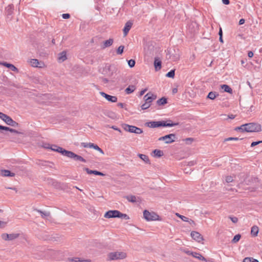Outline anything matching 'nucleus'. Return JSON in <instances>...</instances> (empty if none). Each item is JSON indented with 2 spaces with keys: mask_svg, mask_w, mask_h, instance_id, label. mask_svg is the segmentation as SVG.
<instances>
[{
  "mask_svg": "<svg viewBox=\"0 0 262 262\" xmlns=\"http://www.w3.org/2000/svg\"><path fill=\"white\" fill-rule=\"evenodd\" d=\"M62 17L63 19H68L70 17V15L69 13H64L62 14Z\"/></svg>",
  "mask_w": 262,
  "mask_h": 262,
  "instance_id": "52",
  "label": "nucleus"
},
{
  "mask_svg": "<svg viewBox=\"0 0 262 262\" xmlns=\"http://www.w3.org/2000/svg\"><path fill=\"white\" fill-rule=\"evenodd\" d=\"M50 149H51L53 151H57L58 152L60 153L61 155L66 156V152H67L68 150L63 149V148L58 146L56 145H50Z\"/></svg>",
  "mask_w": 262,
  "mask_h": 262,
  "instance_id": "11",
  "label": "nucleus"
},
{
  "mask_svg": "<svg viewBox=\"0 0 262 262\" xmlns=\"http://www.w3.org/2000/svg\"><path fill=\"white\" fill-rule=\"evenodd\" d=\"M126 198L129 202L132 203H135L137 202V198L135 195L127 196Z\"/></svg>",
  "mask_w": 262,
  "mask_h": 262,
  "instance_id": "34",
  "label": "nucleus"
},
{
  "mask_svg": "<svg viewBox=\"0 0 262 262\" xmlns=\"http://www.w3.org/2000/svg\"><path fill=\"white\" fill-rule=\"evenodd\" d=\"M34 210L40 213L41 216L43 219H46L50 215V212L49 211H42L38 209H34Z\"/></svg>",
  "mask_w": 262,
  "mask_h": 262,
  "instance_id": "18",
  "label": "nucleus"
},
{
  "mask_svg": "<svg viewBox=\"0 0 262 262\" xmlns=\"http://www.w3.org/2000/svg\"><path fill=\"white\" fill-rule=\"evenodd\" d=\"M184 252L185 253H186V254H187L188 255H192V254H193V252H191L190 251H188V250H184Z\"/></svg>",
  "mask_w": 262,
  "mask_h": 262,
  "instance_id": "60",
  "label": "nucleus"
},
{
  "mask_svg": "<svg viewBox=\"0 0 262 262\" xmlns=\"http://www.w3.org/2000/svg\"><path fill=\"white\" fill-rule=\"evenodd\" d=\"M221 88L224 90V92L231 94L232 93V89L228 85L223 84L221 85Z\"/></svg>",
  "mask_w": 262,
  "mask_h": 262,
  "instance_id": "27",
  "label": "nucleus"
},
{
  "mask_svg": "<svg viewBox=\"0 0 262 262\" xmlns=\"http://www.w3.org/2000/svg\"><path fill=\"white\" fill-rule=\"evenodd\" d=\"M136 90V87L135 85H129L128 87H127L125 90V92L127 94H130L132 93L134 91Z\"/></svg>",
  "mask_w": 262,
  "mask_h": 262,
  "instance_id": "29",
  "label": "nucleus"
},
{
  "mask_svg": "<svg viewBox=\"0 0 262 262\" xmlns=\"http://www.w3.org/2000/svg\"><path fill=\"white\" fill-rule=\"evenodd\" d=\"M153 153L154 154V155L155 157H157L158 158H160L163 155V151L161 150L160 149H155L153 151Z\"/></svg>",
  "mask_w": 262,
  "mask_h": 262,
  "instance_id": "33",
  "label": "nucleus"
},
{
  "mask_svg": "<svg viewBox=\"0 0 262 262\" xmlns=\"http://www.w3.org/2000/svg\"><path fill=\"white\" fill-rule=\"evenodd\" d=\"M94 144V143H85V142H82L81 143V146H82L83 147H90L92 148V146L91 145Z\"/></svg>",
  "mask_w": 262,
  "mask_h": 262,
  "instance_id": "46",
  "label": "nucleus"
},
{
  "mask_svg": "<svg viewBox=\"0 0 262 262\" xmlns=\"http://www.w3.org/2000/svg\"><path fill=\"white\" fill-rule=\"evenodd\" d=\"M147 126L150 128H156L163 127V126H166L167 124H165L163 121H150L146 123Z\"/></svg>",
  "mask_w": 262,
  "mask_h": 262,
  "instance_id": "8",
  "label": "nucleus"
},
{
  "mask_svg": "<svg viewBox=\"0 0 262 262\" xmlns=\"http://www.w3.org/2000/svg\"><path fill=\"white\" fill-rule=\"evenodd\" d=\"M0 129L5 130H7V131H10V128L0 125Z\"/></svg>",
  "mask_w": 262,
  "mask_h": 262,
  "instance_id": "50",
  "label": "nucleus"
},
{
  "mask_svg": "<svg viewBox=\"0 0 262 262\" xmlns=\"http://www.w3.org/2000/svg\"><path fill=\"white\" fill-rule=\"evenodd\" d=\"M124 47L123 46H120L117 50V54L121 55L123 52Z\"/></svg>",
  "mask_w": 262,
  "mask_h": 262,
  "instance_id": "42",
  "label": "nucleus"
},
{
  "mask_svg": "<svg viewBox=\"0 0 262 262\" xmlns=\"http://www.w3.org/2000/svg\"><path fill=\"white\" fill-rule=\"evenodd\" d=\"M147 89H145L144 90H142L140 92V96H141L142 95H143L144 94V93L147 91Z\"/></svg>",
  "mask_w": 262,
  "mask_h": 262,
  "instance_id": "56",
  "label": "nucleus"
},
{
  "mask_svg": "<svg viewBox=\"0 0 262 262\" xmlns=\"http://www.w3.org/2000/svg\"><path fill=\"white\" fill-rule=\"evenodd\" d=\"M262 143V141L253 142L251 144V147H254V146H255L260 143Z\"/></svg>",
  "mask_w": 262,
  "mask_h": 262,
  "instance_id": "49",
  "label": "nucleus"
},
{
  "mask_svg": "<svg viewBox=\"0 0 262 262\" xmlns=\"http://www.w3.org/2000/svg\"><path fill=\"white\" fill-rule=\"evenodd\" d=\"M245 20L244 18H242L239 20L238 24L239 25H242L244 24L245 23Z\"/></svg>",
  "mask_w": 262,
  "mask_h": 262,
  "instance_id": "58",
  "label": "nucleus"
},
{
  "mask_svg": "<svg viewBox=\"0 0 262 262\" xmlns=\"http://www.w3.org/2000/svg\"><path fill=\"white\" fill-rule=\"evenodd\" d=\"M144 218L147 221L159 220V215L154 212H149L145 210L143 212Z\"/></svg>",
  "mask_w": 262,
  "mask_h": 262,
  "instance_id": "5",
  "label": "nucleus"
},
{
  "mask_svg": "<svg viewBox=\"0 0 262 262\" xmlns=\"http://www.w3.org/2000/svg\"><path fill=\"white\" fill-rule=\"evenodd\" d=\"M156 98V95L151 92L146 94L143 97L145 102L141 106L142 110H145L151 106L152 102Z\"/></svg>",
  "mask_w": 262,
  "mask_h": 262,
  "instance_id": "2",
  "label": "nucleus"
},
{
  "mask_svg": "<svg viewBox=\"0 0 262 262\" xmlns=\"http://www.w3.org/2000/svg\"><path fill=\"white\" fill-rule=\"evenodd\" d=\"M11 133H15V134H21L20 132L14 129H13V128H10V130L9 131Z\"/></svg>",
  "mask_w": 262,
  "mask_h": 262,
  "instance_id": "54",
  "label": "nucleus"
},
{
  "mask_svg": "<svg viewBox=\"0 0 262 262\" xmlns=\"http://www.w3.org/2000/svg\"><path fill=\"white\" fill-rule=\"evenodd\" d=\"M177 138L174 134H170L159 138V141H164L166 144H170L175 141Z\"/></svg>",
  "mask_w": 262,
  "mask_h": 262,
  "instance_id": "6",
  "label": "nucleus"
},
{
  "mask_svg": "<svg viewBox=\"0 0 262 262\" xmlns=\"http://www.w3.org/2000/svg\"><path fill=\"white\" fill-rule=\"evenodd\" d=\"M236 131L239 130L241 132H259L261 130V125L257 123H246L241 125L240 126L236 127L235 128Z\"/></svg>",
  "mask_w": 262,
  "mask_h": 262,
  "instance_id": "1",
  "label": "nucleus"
},
{
  "mask_svg": "<svg viewBox=\"0 0 262 262\" xmlns=\"http://www.w3.org/2000/svg\"><path fill=\"white\" fill-rule=\"evenodd\" d=\"M114 73L113 67L110 65H106L103 69V74L107 76H112Z\"/></svg>",
  "mask_w": 262,
  "mask_h": 262,
  "instance_id": "13",
  "label": "nucleus"
},
{
  "mask_svg": "<svg viewBox=\"0 0 262 262\" xmlns=\"http://www.w3.org/2000/svg\"><path fill=\"white\" fill-rule=\"evenodd\" d=\"M84 169V170H85L86 171V172L88 174H94L95 175L97 174V170H91V169H89L88 168H85Z\"/></svg>",
  "mask_w": 262,
  "mask_h": 262,
  "instance_id": "41",
  "label": "nucleus"
},
{
  "mask_svg": "<svg viewBox=\"0 0 262 262\" xmlns=\"http://www.w3.org/2000/svg\"><path fill=\"white\" fill-rule=\"evenodd\" d=\"M192 256H193L194 257H195L196 258H197V259H198L199 260H204V261H206V258L205 257H204L200 253H196V252H193Z\"/></svg>",
  "mask_w": 262,
  "mask_h": 262,
  "instance_id": "31",
  "label": "nucleus"
},
{
  "mask_svg": "<svg viewBox=\"0 0 262 262\" xmlns=\"http://www.w3.org/2000/svg\"><path fill=\"white\" fill-rule=\"evenodd\" d=\"M169 54H171V56H170V57L173 60L176 61L178 59H179V55L178 54H176L174 55H173L172 54V52L171 50H170L169 51Z\"/></svg>",
  "mask_w": 262,
  "mask_h": 262,
  "instance_id": "35",
  "label": "nucleus"
},
{
  "mask_svg": "<svg viewBox=\"0 0 262 262\" xmlns=\"http://www.w3.org/2000/svg\"><path fill=\"white\" fill-rule=\"evenodd\" d=\"M233 181V178L231 176H227L226 178L227 183L232 182Z\"/></svg>",
  "mask_w": 262,
  "mask_h": 262,
  "instance_id": "47",
  "label": "nucleus"
},
{
  "mask_svg": "<svg viewBox=\"0 0 262 262\" xmlns=\"http://www.w3.org/2000/svg\"><path fill=\"white\" fill-rule=\"evenodd\" d=\"M7 10L8 11V14H11L12 13V11L11 10V8L10 7H8Z\"/></svg>",
  "mask_w": 262,
  "mask_h": 262,
  "instance_id": "62",
  "label": "nucleus"
},
{
  "mask_svg": "<svg viewBox=\"0 0 262 262\" xmlns=\"http://www.w3.org/2000/svg\"><path fill=\"white\" fill-rule=\"evenodd\" d=\"M252 259H253L252 257H245L243 259V262H252Z\"/></svg>",
  "mask_w": 262,
  "mask_h": 262,
  "instance_id": "51",
  "label": "nucleus"
},
{
  "mask_svg": "<svg viewBox=\"0 0 262 262\" xmlns=\"http://www.w3.org/2000/svg\"><path fill=\"white\" fill-rule=\"evenodd\" d=\"M167 103V98L162 97L157 100V103L159 105H163Z\"/></svg>",
  "mask_w": 262,
  "mask_h": 262,
  "instance_id": "30",
  "label": "nucleus"
},
{
  "mask_svg": "<svg viewBox=\"0 0 262 262\" xmlns=\"http://www.w3.org/2000/svg\"><path fill=\"white\" fill-rule=\"evenodd\" d=\"M123 128L126 132L136 134H140L143 133L141 128L133 125H130L127 124H123L122 125Z\"/></svg>",
  "mask_w": 262,
  "mask_h": 262,
  "instance_id": "4",
  "label": "nucleus"
},
{
  "mask_svg": "<svg viewBox=\"0 0 262 262\" xmlns=\"http://www.w3.org/2000/svg\"><path fill=\"white\" fill-rule=\"evenodd\" d=\"M135 60L134 59H130L128 60V64L130 68H133L135 65Z\"/></svg>",
  "mask_w": 262,
  "mask_h": 262,
  "instance_id": "44",
  "label": "nucleus"
},
{
  "mask_svg": "<svg viewBox=\"0 0 262 262\" xmlns=\"http://www.w3.org/2000/svg\"><path fill=\"white\" fill-rule=\"evenodd\" d=\"M118 106L120 107L121 108H123L124 107V104L122 103H118Z\"/></svg>",
  "mask_w": 262,
  "mask_h": 262,
  "instance_id": "64",
  "label": "nucleus"
},
{
  "mask_svg": "<svg viewBox=\"0 0 262 262\" xmlns=\"http://www.w3.org/2000/svg\"><path fill=\"white\" fill-rule=\"evenodd\" d=\"M111 128H112V129H114V130H117V131H118V132H120V133L121 132V131L120 129V128H118V127H117V126H111Z\"/></svg>",
  "mask_w": 262,
  "mask_h": 262,
  "instance_id": "55",
  "label": "nucleus"
},
{
  "mask_svg": "<svg viewBox=\"0 0 262 262\" xmlns=\"http://www.w3.org/2000/svg\"><path fill=\"white\" fill-rule=\"evenodd\" d=\"M174 74L175 70H171L166 74V76L169 78H173L174 76Z\"/></svg>",
  "mask_w": 262,
  "mask_h": 262,
  "instance_id": "37",
  "label": "nucleus"
},
{
  "mask_svg": "<svg viewBox=\"0 0 262 262\" xmlns=\"http://www.w3.org/2000/svg\"><path fill=\"white\" fill-rule=\"evenodd\" d=\"M58 60L61 61H64L67 59L66 52L62 51L58 54Z\"/></svg>",
  "mask_w": 262,
  "mask_h": 262,
  "instance_id": "26",
  "label": "nucleus"
},
{
  "mask_svg": "<svg viewBox=\"0 0 262 262\" xmlns=\"http://www.w3.org/2000/svg\"><path fill=\"white\" fill-rule=\"evenodd\" d=\"M100 94L104 97L107 100L111 102H116L117 101V97L107 94L103 92H100Z\"/></svg>",
  "mask_w": 262,
  "mask_h": 262,
  "instance_id": "12",
  "label": "nucleus"
},
{
  "mask_svg": "<svg viewBox=\"0 0 262 262\" xmlns=\"http://www.w3.org/2000/svg\"><path fill=\"white\" fill-rule=\"evenodd\" d=\"M191 236L198 242H201L203 240V237L202 235L196 231H192L191 232Z\"/></svg>",
  "mask_w": 262,
  "mask_h": 262,
  "instance_id": "14",
  "label": "nucleus"
},
{
  "mask_svg": "<svg viewBox=\"0 0 262 262\" xmlns=\"http://www.w3.org/2000/svg\"><path fill=\"white\" fill-rule=\"evenodd\" d=\"M165 124H167L166 126H163V127H172L179 125L178 122L173 123L171 120H167L166 121H163Z\"/></svg>",
  "mask_w": 262,
  "mask_h": 262,
  "instance_id": "23",
  "label": "nucleus"
},
{
  "mask_svg": "<svg viewBox=\"0 0 262 262\" xmlns=\"http://www.w3.org/2000/svg\"><path fill=\"white\" fill-rule=\"evenodd\" d=\"M30 63L32 67L39 68L41 67V64H42L36 59H32L30 61Z\"/></svg>",
  "mask_w": 262,
  "mask_h": 262,
  "instance_id": "20",
  "label": "nucleus"
},
{
  "mask_svg": "<svg viewBox=\"0 0 262 262\" xmlns=\"http://www.w3.org/2000/svg\"><path fill=\"white\" fill-rule=\"evenodd\" d=\"M138 156L140 157L141 159H142L145 163L149 164L150 161L148 158V157L144 154H139Z\"/></svg>",
  "mask_w": 262,
  "mask_h": 262,
  "instance_id": "28",
  "label": "nucleus"
},
{
  "mask_svg": "<svg viewBox=\"0 0 262 262\" xmlns=\"http://www.w3.org/2000/svg\"><path fill=\"white\" fill-rule=\"evenodd\" d=\"M241 237V235L239 234L235 235L232 240V243H236L238 242Z\"/></svg>",
  "mask_w": 262,
  "mask_h": 262,
  "instance_id": "36",
  "label": "nucleus"
},
{
  "mask_svg": "<svg viewBox=\"0 0 262 262\" xmlns=\"http://www.w3.org/2000/svg\"><path fill=\"white\" fill-rule=\"evenodd\" d=\"M132 25H133V23L130 21H128L125 23V26H124L123 30L124 36H125L127 35V33H128L129 31L130 30V29L132 26Z\"/></svg>",
  "mask_w": 262,
  "mask_h": 262,
  "instance_id": "15",
  "label": "nucleus"
},
{
  "mask_svg": "<svg viewBox=\"0 0 262 262\" xmlns=\"http://www.w3.org/2000/svg\"><path fill=\"white\" fill-rule=\"evenodd\" d=\"M258 232L259 229L257 226H253L252 227L251 229V234L253 236L255 237L257 236Z\"/></svg>",
  "mask_w": 262,
  "mask_h": 262,
  "instance_id": "22",
  "label": "nucleus"
},
{
  "mask_svg": "<svg viewBox=\"0 0 262 262\" xmlns=\"http://www.w3.org/2000/svg\"><path fill=\"white\" fill-rule=\"evenodd\" d=\"M217 96H219V94H216V92H210L208 94L207 97V98L210 99L211 100H214Z\"/></svg>",
  "mask_w": 262,
  "mask_h": 262,
  "instance_id": "32",
  "label": "nucleus"
},
{
  "mask_svg": "<svg viewBox=\"0 0 262 262\" xmlns=\"http://www.w3.org/2000/svg\"><path fill=\"white\" fill-rule=\"evenodd\" d=\"M102 80L104 83H107L108 82V80L106 78H103Z\"/></svg>",
  "mask_w": 262,
  "mask_h": 262,
  "instance_id": "63",
  "label": "nucleus"
},
{
  "mask_svg": "<svg viewBox=\"0 0 262 262\" xmlns=\"http://www.w3.org/2000/svg\"><path fill=\"white\" fill-rule=\"evenodd\" d=\"M176 214L177 216L180 217L183 221H184V222H188L189 221V219L188 217H187L186 216L181 215L178 213H177Z\"/></svg>",
  "mask_w": 262,
  "mask_h": 262,
  "instance_id": "40",
  "label": "nucleus"
},
{
  "mask_svg": "<svg viewBox=\"0 0 262 262\" xmlns=\"http://www.w3.org/2000/svg\"><path fill=\"white\" fill-rule=\"evenodd\" d=\"M68 260L71 262H91L90 259H81L79 257L69 258Z\"/></svg>",
  "mask_w": 262,
  "mask_h": 262,
  "instance_id": "16",
  "label": "nucleus"
},
{
  "mask_svg": "<svg viewBox=\"0 0 262 262\" xmlns=\"http://www.w3.org/2000/svg\"><path fill=\"white\" fill-rule=\"evenodd\" d=\"M126 253L122 251H116L111 252L108 254V260H114L118 259H123L126 257Z\"/></svg>",
  "mask_w": 262,
  "mask_h": 262,
  "instance_id": "3",
  "label": "nucleus"
},
{
  "mask_svg": "<svg viewBox=\"0 0 262 262\" xmlns=\"http://www.w3.org/2000/svg\"><path fill=\"white\" fill-rule=\"evenodd\" d=\"M248 56L249 57H252L253 56V53L252 51H249L248 53Z\"/></svg>",
  "mask_w": 262,
  "mask_h": 262,
  "instance_id": "61",
  "label": "nucleus"
},
{
  "mask_svg": "<svg viewBox=\"0 0 262 262\" xmlns=\"http://www.w3.org/2000/svg\"><path fill=\"white\" fill-rule=\"evenodd\" d=\"M19 234L17 233H12L9 234L7 233H3L1 235L2 238L5 241H12L17 238Z\"/></svg>",
  "mask_w": 262,
  "mask_h": 262,
  "instance_id": "9",
  "label": "nucleus"
},
{
  "mask_svg": "<svg viewBox=\"0 0 262 262\" xmlns=\"http://www.w3.org/2000/svg\"><path fill=\"white\" fill-rule=\"evenodd\" d=\"M66 157L74 159L75 161H79L84 163L86 162V160L81 156L75 154L74 152L68 150L66 152Z\"/></svg>",
  "mask_w": 262,
  "mask_h": 262,
  "instance_id": "7",
  "label": "nucleus"
},
{
  "mask_svg": "<svg viewBox=\"0 0 262 262\" xmlns=\"http://www.w3.org/2000/svg\"><path fill=\"white\" fill-rule=\"evenodd\" d=\"M0 118L3 120L7 124H8L9 122L12 119L10 117L5 114H0Z\"/></svg>",
  "mask_w": 262,
  "mask_h": 262,
  "instance_id": "19",
  "label": "nucleus"
},
{
  "mask_svg": "<svg viewBox=\"0 0 262 262\" xmlns=\"http://www.w3.org/2000/svg\"><path fill=\"white\" fill-rule=\"evenodd\" d=\"M119 211L117 210H109L107 211L104 215V217L105 218L110 219L113 217H118L119 215Z\"/></svg>",
  "mask_w": 262,
  "mask_h": 262,
  "instance_id": "10",
  "label": "nucleus"
},
{
  "mask_svg": "<svg viewBox=\"0 0 262 262\" xmlns=\"http://www.w3.org/2000/svg\"><path fill=\"white\" fill-rule=\"evenodd\" d=\"M222 2L225 5H228L230 3L229 0H222Z\"/></svg>",
  "mask_w": 262,
  "mask_h": 262,
  "instance_id": "59",
  "label": "nucleus"
},
{
  "mask_svg": "<svg viewBox=\"0 0 262 262\" xmlns=\"http://www.w3.org/2000/svg\"><path fill=\"white\" fill-rule=\"evenodd\" d=\"M118 218L124 219L125 220H128L129 219V216L126 214H124L119 212V215Z\"/></svg>",
  "mask_w": 262,
  "mask_h": 262,
  "instance_id": "43",
  "label": "nucleus"
},
{
  "mask_svg": "<svg viewBox=\"0 0 262 262\" xmlns=\"http://www.w3.org/2000/svg\"><path fill=\"white\" fill-rule=\"evenodd\" d=\"M154 66L156 70H158L161 69V61L158 58H155L154 61Z\"/></svg>",
  "mask_w": 262,
  "mask_h": 262,
  "instance_id": "25",
  "label": "nucleus"
},
{
  "mask_svg": "<svg viewBox=\"0 0 262 262\" xmlns=\"http://www.w3.org/2000/svg\"><path fill=\"white\" fill-rule=\"evenodd\" d=\"M8 125L13 127H17L18 126L19 124L17 122H16V121H14L12 119H11Z\"/></svg>",
  "mask_w": 262,
  "mask_h": 262,
  "instance_id": "39",
  "label": "nucleus"
},
{
  "mask_svg": "<svg viewBox=\"0 0 262 262\" xmlns=\"http://www.w3.org/2000/svg\"><path fill=\"white\" fill-rule=\"evenodd\" d=\"M92 148L95 149L96 150L99 151L101 154H104V152L102 149H101L98 145L95 144L91 145Z\"/></svg>",
  "mask_w": 262,
  "mask_h": 262,
  "instance_id": "38",
  "label": "nucleus"
},
{
  "mask_svg": "<svg viewBox=\"0 0 262 262\" xmlns=\"http://www.w3.org/2000/svg\"><path fill=\"white\" fill-rule=\"evenodd\" d=\"M235 115L231 114V115H229L228 116V118L227 119L225 118L224 119H234L235 118Z\"/></svg>",
  "mask_w": 262,
  "mask_h": 262,
  "instance_id": "57",
  "label": "nucleus"
},
{
  "mask_svg": "<svg viewBox=\"0 0 262 262\" xmlns=\"http://www.w3.org/2000/svg\"><path fill=\"white\" fill-rule=\"evenodd\" d=\"M196 164V162L194 161H191L188 162V165L189 166H193Z\"/></svg>",
  "mask_w": 262,
  "mask_h": 262,
  "instance_id": "53",
  "label": "nucleus"
},
{
  "mask_svg": "<svg viewBox=\"0 0 262 262\" xmlns=\"http://www.w3.org/2000/svg\"><path fill=\"white\" fill-rule=\"evenodd\" d=\"M229 217L233 223H236L238 222V219L236 217L229 216Z\"/></svg>",
  "mask_w": 262,
  "mask_h": 262,
  "instance_id": "48",
  "label": "nucleus"
},
{
  "mask_svg": "<svg viewBox=\"0 0 262 262\" xmlns=\"http://www.w3.org/2000/svg\"><path fill=\"white\" fill-rule=\"evenodd\" d=\"M0 64L10 69V70L12 71L15 72V71H17V69L14 65H13L11 63L4 62L1 63Z\"/></svg>",
  "mask_w": 262,
  "mask_h": 262,
  "instance_id": "21",
  "label": "nucleus"
},
{
  "mask_svg": "<svg viewBox=\"0 0 262 262\" xmlns=\"http://www.w3.org/2000/svg\"><path fill=\"white\" fill-rule=\"evenodd\" d=\"M242 139H239L238 138L236 137H229L228 138H226L224 140V141H238L239 140H242Z\"/></svg>",
  "mask_w": 262,
  "mask_h": 262,
  "instance_id": "45",
  "label": "nucleus"
},
{
  "mask_svg": "<svg viewBox=\"0 0 262 262\" xmlns=\"http://www.w3.org/2000/svg\"><path fill=\"white\" fill-rule=\"evenodd\" d=\"M1 174L3 177H14L15 176V173L13 172H11L9 170H1Z\"/></svg>",
  "mask_w": 262,
  "mask_h": 262,
  "instance_id": "17",
  "label": "nucleus"
},
{
  "mask_svg": "<svg viewBox=\"0 0 262 262\" xmlns=\"http://www.w3.org/2000/svg\"><path fill=\"white\" fill-rule=\"evenodd\" d=\"M113 42H114V40L113 38H110L109 39L104 41L103 42V48L104 49L105 48L110 47L112 45V44L113 43Z\"/></svg>",
  "mask_w": 262,
  "mask_h": 262,
  "instance_id": "24",
  "label": "nucleus"
}]
</instances>
